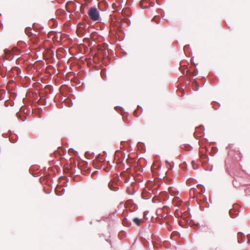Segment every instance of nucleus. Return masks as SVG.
<instances>
[{
    "instance_id": "39448f33",
    "label": "nucleus",
    "mask_w": 250,
    "mask_h": 250,
    "mask_svg": "<svg viewBox=\"0 0 250 250\" xmlns=\"http://www.w3.org/2000/svg\"><path fill=\"white\" fill-rule=\"evenodd\" d=\"M133 222L137 225V226H139L141 224V221L138 218H134L133 219Z\"/></svg>"
},
{
    "instance_id": "f257e3e1",
    "label": "nucleus",
    "mask_w": 250,
    "mask_h": 250,
    "mask_svg": "<svg viewBox=\"0 0 250 250\" xmlns=\"http://www.w3.org/2000/svg\"><path fill=\"white\" fill-rule=\"evenodd\" d=\"M90 19L93 21L99 20L100 15L97 9L95 7H91L87 13Z\"/></svg>"
},
{
    "instance_id": "f03ea898",
    "label": "nucleus",
    "mask_w": 250,
    "mask_h": 250,
    "mask_svg": "<svg viewBox=\"0 0 250 250\" xmlns=\"http://www.w3.org/2000/svg\"><path fill=\"white\" fill-rule=\"evenodd\" d=\"M13 54L12 50L9 49H5L4 50V58L6 60H11L13 58Z\"/></svg>"
},
{
    "instance_id": "20e7f679",
    "label": "nucleus",
    "mask_w": 250,
    "mask_h": 250,
    "mask_svg": "<svg viewBox=\"0 0 250 250\" xmlns=\"http://www.w3.org/2000/svg\"><path fill=\"white\" fill-rule=\"evenodd\" d=\"M11 50H12L13 56H14V55L18 56L21 53L20 50L19 49H18L17 47H13Z\"/></svg>"
},
{
    "instance_id": "423d86ee",
    "label": "nucleus",
    "mask_w": 250,
    "mask_h": 250,
    "mask_svg": "<svg viewBox=\"0 0 250 250\" xmlns=\"http://www.w3.org/2000/svg\"><path fill=\"white\" fill-rule=\"evenodd\" d=\"M178 200V198H175L174 199V202H176V201H177V200Z\"/></svg>"
},
{
    "instance_id": "0eeeda50",
    "label": "nucleus",
    "mask_w": 250,
    "mask_h": 250,
    "mask_svg": "<svg viewBox=\"0 0 250 250\" xmlns=\"http://www.w3.org/2000/svg\"><path fill=\"white\" fill-rule=\"evenodd\" d=\"M142 2L141 1V2H140V5H141V7L142 8H143V7H142Z\"/></svg>"
},
{
    "instance_id": "7ed1b4c3",
    "label": "nucleus",
    "mask_w": 250,
    "mask_h": 250,
    "mask_svg": "<svg viewBox=\"0 0 250 250\" xmlns=\"http://www.w3.org/2000/svg\"><path fill=\"white\" fill-rule=\"evenodd\" d=\"M40 34L39 33H34V34H32V35H31V40L32 41V42L34 43H38V42H39V36H40Z\"/></svg>"
}]
</instances>
